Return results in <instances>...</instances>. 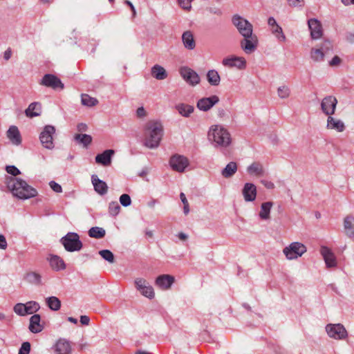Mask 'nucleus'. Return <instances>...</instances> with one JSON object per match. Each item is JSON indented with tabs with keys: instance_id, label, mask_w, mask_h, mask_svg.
I'll return each mask as SVG.
<instances>
[{
	"instance_id": "obj_31",
	"label": "nucleus",
	"mask_w": 354,
	"mask_h": 354,
	"mask_svg": "<svg viewBox=\"0 0 354 354\" xmlns=\"http://www.w3.org/2000/svg\"><path fill=\"white\" fill-rule=\"evenodd\" d=\"M25 113L29 118L39 116L41 113V104L39 102L31 103L25 111Z\"/></svg>"
},
{
	"instance_id": "obj_58",
	"label": "nucleus",
	"mask_w": 354,
	"mask_h": 354,
	"mask_svg": "<svg viewBox=\"0 0 354 354\" xmlns=\"http://www.w3.org/2000/svg\"><path fill=\"white\" fill-rule=\"evenodd\" d=\"M8 243L6 237L0 234V249L6 250L7 248Z\"/></svg>"
},
{
	"instance_id": "obj_24",
	"label": "nucleus",
	"mask_w": 354,
	"mask_h": 354,
	"mask_svg": "<svg viewBox=\"0 0 354 354\" xmlns=\"http://www.w3.org/2000/svg\"><path fill=\"white\" fill-rule=\"evenodd\" d=\"M7 137L14 145H19L21 143V137L16 126H11L9 128L7 131Z\"/></svg>"
},
{
	"instance_id": "obj_48",
	"label": "nucleus",
	"mask_w": 354,
	"mask_h": 354,
	"mask_svg": "<svg viewBox=\"0 0 354 354\" xmlns=\"http://www.w3.org/2000/svg\"><path fill=\"white\" fill-rule=\"evenodd\" d=\"M235 67L239 69H245L246 67V60L244 57H236L235 56Z\"/></svg>"
},
{
	"instance_id": "obj_10",
	"label": "nucleus",
	"mask_w": 354,
	"mask_h": 354,
	"mask_svg": "<svg viewBox=\"0 0 354 354\" xmlns=\"http://www.w3.org/2000/svg\"><path fill=\"white\" fill-rule=\"evenodd\" d=\"M40 84L54 90H63L64 88V85L60 79L53 74L44 75L40 82Z\"/></svg>"
},
{
	"instance_id": "obj_15",
	"label": "nucleus",
	"mask_w": 354,
	"mask_h": 354,
	"mask_svg": "<svg viewBox=\"0 0 354 354\" xmlns=\"http://www.w3.org/2000/svg\"><path fill=\"white\" fill-rule=\"evenodd\" d=\"M309 29L310 30V36L313 39H317L322 37L323 35V29L322 24L316 19H310L308 21Z\"/></svg>"
},
{
	"instance_id": "obj_20",
	"label": "nucleus",
	"mask_w": 354,
	"mask_h": 354,
	"mask_svg": "<svg viewBox=\"0 0 354 354\" xmlns=\"http://www.w3.org/2000/svg\"><path fill=\"white\" fill-rule=\"evenodd\" d=\"M115 153L113 149H106L102 153H99L95 156V162L103 166H109L111 163L112 156Z\"/></svg>"
},
{
	"instance_id": "obj_23",
	"label": "nucleus",
	"mask_w": 354,
	"mask_h": 354,
	"mask_svg": "<svg viewBox=\"0 0 354 354\" xmlns=\"http://www.w3.org/2000/svg\"><path fill=\"white\" fill-rule=\"evenodd\" d=\"M40 322L41 317L38 314H35L30 317L29 330L32 333H38L44 329V326L40 324Z\"/></svg>"
},
{
	"instance_id": "obj_2",
	"label": "nucleus",
	"mask_w": 354,
	"mask_h": 354,
	"mask_svg": "<svg viewBox=\"0 0 354 354\" xmlns=\"http://www.w3.org/2000/svg\"><path fill=\"white\" fill-rule=\"evenodd\" d=\"M163 134L162 124L156 120H149L145 126V145L150 149L159 146Z\"/></svg>"
},
{
	"instance_id": "obj_14",
	"label": "nucleus",
	"mask_w": 354,
	"mask_h": 354,
	"mask_svg": "<svg viewBox=\"0 0 354 354\" xmlns=\"http://www.w3.org/2000/svg\"><path fill=\"white\" fill-rule=\"evenodd\" d=\"M337 104V100L335 97L326 96L321 102V109L326 115H332L335 113Z\"/></svg>"
},
{
	"instance_id": "obj_9",
	"label": "nucleus",
	"mask_w": 354,
	"mask_h": 354,
	"mask_svg": "<svg viewBox=\"0 0 354 354\" xmlns=\"http://www.w3.org/2000/svg\"><path fill=\"white\" fill-rule=\"evenodd\" d=\"M258 38L253 32L248 37H243L241 40L240 45L241 48L247 54H250L254 52L258 46Z\"/></svg>"
},
{
	"instance_id": "obj_21",
	"label": "nucleus",
	"mask_w": 354,
	"mask_h": 354,
	"mask_svg": "<svg viewBox=\"0 0 354 354\" xmlns=\"http://www.w3.org/2000/svg\"><path fill=\"white\" fill-rule=\"evenodd\" d=\"M174 277L169 274H162L156 279V285L162 290L169 289L174 282Z\"/></svg>"
},
{
	"instance_id": "obj_47",
	"label": "nucleus",
	"mask_w": 354,
	"mask_h": 354,
	"mask_svg": "<svg viewBox=\"0 0 354 354\" xmlns=\"http://www.w3.org/2000/svg\"><path fill=\"white\" fill-rule=\"evenodd\" d=\"M278 95L281 98H287L290 95V89L286 86H282L278 88Z\"/></svg>"
},
{
	"instance_id": "obj_60",
	"label": "nucleus",
	"mask_w": 354,
	"mask_h": 354,
	"mask_svg": "<svg viewBox=\"0 0 354 354\" xmlns=\"http://www.w3.org/2000/svg\"><path fill=\"white\" fill-rule=\"evenodd\" d=\"M261 183L267 188L269 189H272L274 188V185L271 181H268L266 180H261Z\"/></svg>"
},
{
	"instance_id": "obj_64",
	"label": "nucleus",
	"mask_w": 354,
	"mask_h": 354,
	"mask_svg": "<svg viewBox=\"0 0 354 354\" xmlns=\"http://www.w3.org/2000/svg\"><path fill=\"white\" fill-rule=\"evenodd\" d=\"M11 55H12V51H11V49L10 48H8L7 49L5 53H4V55H3V57L6 60H8L10 57H11Z\"/></svg>"
},
{
	"instance_id": "obj_32",
	"label": "nucleus",
	"mask_w": 354,
	"mask_h": 354,
	"mask_svg": "<svg viewBox=\"0 0 354 354\" xmlns=\"http://www.w3.org/2000/svg\"><path fill=\"white\" fill-rule=\"evenodd\" d=\"M24 279L32 284L37 286L41 285V276L36 272H26Z\"/></svg>"
},
{
	"instance_id": "obj_17",
	"label": "nucleus",
	"mask_w": 354,
	"mask_h": 354,
	"mask_svg": "<svg viewBox=\"0 0 354 354\" xmlns=\"http://www.w3.org/2000/svg\"><path fill=\"white\" fill-rule=\"evenodd\" d=\"M320 252L328 268H333L337 266L335 256L330 249L326 246H322Z\"/></svg>"
},
{
	"instance_id": "obj_52",
	"label": "nucleus",
	"mask_w": 354,
	"mask_h": 354,
	"mask_svg": "<svg viewBox=\"0 0 354 354\" xmlns=\"http://www.w3.org/2000/svg\"><path fill=\"white\" fill-rule=\"evenodd\" d=\"M6 170L8 174L13 176H17L21 174L20 171L14 165L6 166Z\"/></svg>"
},
{
	"instance_id": "obj_11",
	"label": "nucleus",
	"mask_w": 354,
	"mask_h": 354,
	"mask_svg": "<svg viewBox=\"0 0 354 354\" xmlns=\"http://www.w3.org/2000/svg\"><path fill=\"white\" fill-rule=\"evenodd\" d=\"M180 74L186 82L191 86H196L200 82L201 79L198 73L189 67H181Z\"/></svg>"
},
{
	"instance_id": "obj_46",
	"label": "nucleus",
	"mask_w": 354,
	"mask_h": 354,
	"mask_svg": "<svg viewBox=\"0 0 354 354\" xmlns=\"http://www.w3.org/2000/svg\"><path fill=\"white\" fill-rule=\"evenodd\" d=\"M14 312L20 315V316H25L27 315L26 308V304L22 303H18L15 305L13 308Z\"/></svg>"
},
{
	"instance_id": "obj_5",
	"label": "nucleus",
	"mask_w": 354,
	"mask_h": 354,
	"mask_svg": "<svg viewBox=\"0 0 354 354\" xmlns=\"http://www.w3.org/2000/svg\"><path fill=\"white\" fill-rule=\"evenodd\" d=\"M232 22L243 37H248L253 32L252 25L247 19L237 14L233 15Z\"/></svg>"
},
{
	"instance_id": "obj_43",
	"label": "nucleus",
	"mask_w": 354,
	"mask_h": 354,
	"mask_svg": "<svg viewBox=\"0 0 354 354\" xmlns=\"http://www.w3.org/2000/svg\"><path fill=\"white\" fill-rule=\"evenodd\" d=\"M40 306L39 304L36 301H28L26 304V308L27 312V315H30L36 313L39 310Z\"/></svg>"
},
{
	"instance_id": "obj_27",
	"label": "nucleus",
	"mask_w": 354,
	"mask_h": 354,
	"mask_svg": "<svg viewBox=\"0 0 354 354\" xmlns=\"http://www.w3.org/2000/svg\"><path fill=\"white\" fill-rule=\"evenodd\" d=\"M247 171L250 175H254L257 177L263 176L265 174L262 164L259 162H254L248 167Z\"/></svg>"
},
{
	"instance_id": "obj_40",
	"label": "nucleus",
	"mask_w": 354,
	"mask_h": 354,
	"mask_svg": "<svg viewBox=\"0 0 354 354\" xmlns=\"http://www.w3.org/2000/svg\"><path fill=\"white\" fill-rule=\"evenodd\" d=\"M326 56L324 51L321 48H312L310 52V57L315 62H322Z\"/></svg>"
},
{
	"instance_id": "obj_61",
	"label": "nucleus",
	"mask_w": 354,
	"mask_h": 354,
	"mask_svg": "<svg viewBox=\"0 0 354 354\" xmlns=\"http://www.w3.org/2000/svg\"><path fill=\"white\" fill-rule=\"evenodd\" d=\"M136 115H137L138 118H143V117L146 116L147 112L145 110V109L142 106H141L137 109Z\"/></svg>"
},
{
	"instance_id": "obj_16",
	"label": "nucleus",
	"mask_w": 354,
	"mask_h": 354,
	"mask_svg": "<svg viewBox=\"0 0 354 354\" xmlns=\"http://www.w3.org/2000/svg\"><path fill=\"white\" fill-rule=\"evenodd\" d=\"M218 102L219 97L214 95L209 97H203L200 99L198 101L196 106L198 109L203 111H207Z\"/></svg>"
},
{
	"instance_id": "obj_7",
	"label": "nucleus",
	"mask_w": 354,
	"mask_h": 354,
	"mask_svg": "<svg viewBox=\"0 0 354 354\" xmlns=\"http://www.w3.org/2000/svg\"><path fill=\"white\" fill-rule=\"evenodd\" d=\"M55 133V128L52 125H46L39 136V140L42 146L46 149H51L54 147L53 136Z\"/></svg>"
},
{
	"instance_id": "obj_49",
	"label": "nucleus",
	"mask_w": 354,
	"mask_h": 354,
	"mask_svg": "<svg viewBox=\"0 0 354 354\" xmlns=\"http://www.w3.org/2000/svg\"><path fill=\"white\" fill-rule=\"evenodd\" d=\"M120 203L124 207L129 206L131 203V199L129 194H123L120 197Z\"/></svg>"
},
{
	"instance_id": "obj_42",
	"label": "nucleus",
	"mask_w": 354,
	"mask_h": 354,
	"mask_svg": "<svg viewBox=\"0 0 354 354\" xmlns=\"http://www.w3.org/2000/svg\"><path fill=\"white\" fill-rule=\"evenodd\" d=\"M99 254L102 257V258L110 263H113L115 262L114 254L109 250H102L99 251Z\"/></svg>"
},
{
	"instance_id": "obj_35",
	"label": "nucleus",
	"mask_w": 354,
	"mask_h": 354,
	"mask_svg": "<svg viewBox=\"0 0 354 354\" xmlns=\"http://www.w3.org/2000/svg\"><path fill=\"white\" fill-rule=\"evenodd\" d=\"M176 110L183 117H189L191 113L194 112V108L193 106L187 104H179L176 106Z\"/></svg>"
},
{
	"instance_id": "obj_39",
	"label": "nucleus",
	"mask_w": 354,
	"mask_h": 354,
	"mask_svg": "<svg viewBox=\"0 0 354 354\" xmlns=\"http://www.w3.org/2000/svg\"><path fill=\"white\" fill-rule=\"evenodd\" d=\"M46 304L50 309L57 311L61 308V301L56 297L52 296L46 299Z\"/></svg>"
},
{
	"instance_id": "obj_29",
	"label": "nucleus",
	"mask_w": 354,
	"mask_h": 354,
	"mask_svg": "<svg viewBox=\"0 0 354 354\" xmlns=\"http://www.w3.org/2000/svg\"><path fill=\"white\" fill-rule=\"evenodd\" d=\"M71 347L69 342L64 339H59L55 345L56 354H70Z\"/></svg>"
},
{
	"instance_id": "obj_18",
	"label": "nucleus",
	"mask_w": 354,
	"mask_h": 354,
	"mask_svg": "<svg viewBox=\"0 0 354 354\" xmlns=\"http://www.w3.org/2000/svg\"><path fill=\"white\" fill-rule=\"evenodd\" d=\"M244 200L246 202L254 201L257 197V187L251 183H246L242 189Z\"/></svg>"
},
{
	"instance_id": "obj_38",
	"label": "nucleus",
	"mask_w": 354,
	"mask_h": 354,
	"mask_svg": "<svg viewBox=\"0 0 354 354\" xmlns=\"http://www.w3.org/2000/svg\"><path fill=\"white\" fill-rule=\"evenodd\" d=\"M88 236L91 238L102 239L104 237L106 232L102 227H93L88 230Z\"/></svg>"
},
{
	"instance_id": "obj_54",
	"label": "nucleus",
	"mask_w": 354,
	"mask_h": 354,
	"mask_svg": "<svg viewBox=\"0 0 354 354\" xmlns=\"http://www.w3.org/2000/svg\"><path fill=\"white\" fill-rule=\"evenodd\" d=\"M193 0H178V4L184 10H189L191 8V2Z\"/></svg>"
},
{
	"instance_id": "obj_1",
	"label": "nucleus",
	"mask_w": 354,
	"mask_h": 354,
	"mask_svg": "<svg viewBox=\"0 0 354 354\" xmlns=\"http://www.w3.org/2000/svg\"><path fill=\"white\" fill-rule=\"evenodd\" d=\"M7 187L13 196L20 199H28L37 195V191L21 178L9 177Z\"/></svg>"
},
{
	"instance_id": "obj_13",
	"label": "nucleus",
	"mask_w": 354,
	"mask_h": 354,
	"mask_svg": "<svg viewBox=\"0 0 354 354\" xmlns=\"http://www.w3.org/2000/svg\"><path fill=\"white\" fill-rule=\"evenodd\" d=\"M135 285L138 290L145 297L149 299L154 297V291L151 286L143 278H137L135 280Z\"/></svg>"
},
{
	"instance_id": "obj_33",
	"label": "nucleus",
	"mask_w": 354,
	"mask_h": 354,
	"mask_svg": "<svg viewBox=\"0 0 354 354\" xmlns=\"http://www.w3.org/2000/svg\"><path fill=\"white\" fill-rule=\"evenodd\" d=\"M151 75L158 80H162L167 78V73L162 66L156 64L151 68Z\"/></svg>"
},
{
	"instance_id": "obj_56",
	"label": "nucleus",
	"mask_w": 354,
	"mask_h": 354,
	"mask_svg": "<svg viewBox=\"0 0 354 354\" xmlns=\"http://www.w3.org/2000/svg\"><path fill=\"white\" fill-rule=\"evenodd\" d=\"M288 3L292 7H301L304 5V0H288Z\"/></svg>"
},
{
	"instance_id": "obj_41",
	"label": "nucleus",
	"mask_w": 354,
	"mask_h": 354,
	"mask_svg": "<svg viewBox=\"0 0 354 354\" xmlns=\"http://www.w3.org/2000/svg\"><path fill=\"white\" fill-rule=\"evenodd\" d=\"M81 101L83 105L89 107L94 106L98 104V100L96 98L91 97L88 94H82Z\"/></svg>"
},
{
	"instance_id": "obj_4",
	"label": "nucleus",
	"mask_w": 354,
	"mask_h": 354,
	"mask_svg": "<svg viewBox=\"0 0 354 354\" xmlns=\"http://www.w3.org/2000/svg\"><path fill=\"white\" fill-rule=\"evenodd\" d=\"M61 243L68 252L79 251L82 248L80 236L75 232H68L60 239Z\"/></svg>"
},
{
	"instance_id": "obj_44",
	"label": "nucleus",
	"mask_w": 354,
	"mask_h": 354,
	"mask_svg": "<svg viewBox=\"0 0 354 354\" xmlns=\"http://www.w3.org/2000/svg\"><path fill=\"white\" fill-rule=\"evenodd\" d=\"M120 206L117 201H112L109 205V212L111 215L115 216L119 214Z\"/></svg>"
},
{
	"instance_id": "obj_62",
	"label": "nucleus",
	"mask_w": 354,
	"mask_h": 354,
	"mask_svg": "<svg viewBox=\"0 0 354 354\" xmlns=\"http://www.w3.org/2000/svg\"><path fill=\"white\" fill-rule=\"evenodd\" d=\"M80 322L82 325H88L90 322V318L86 315H82L80 317Z\"/></svg>"
},
{
	"instance_id": "obj_55",
	"label": "nucleus",
	"mask_w": 354,
	"mask_h": 354,
	"mask_svg": "<svg viewBox=\"0 0 354 354\" xmlns=\"http://www.w3.org/2000/svg\"><path fill=\"white\" fill-rule=\"evenodd\" d=\"M49 185L50 188L56 193H61L62 192L61 185L53 180L49 183Z\"/></svg>"
},
{
	"instance_id": "obj_26",
	"label": "nucleus",
	"mask_w": 354,
	"mask_h": 354,
	"mask_svg": "<svg viewBox=\"0 0 354 354\" xmlns=\"http://www.w3.org/2000/svg\"><path fill=\"white\" fill-rule=\"evenodd\" d=\"M182 41L185 48L188 50H193L196 47L194 35L189 30L183 32L182 35Z\"/></svg>"
},
{
	"instance_id": "obj_19",
	"label": "nucleus",
	"mask_w": 354,
	"mask_h": 354,
	"mask_svg": "<svg viewBox=\"0 0 354 354\" xmlns=\"http://www.w3.org/2000/svg\"><path fill=\"white\" fill-rule=\"evenodd\" d=\"M47 260L49 261L50 268L55 271L63 270L66 268L64 259L58 255L49 254Z\"/></svg>"
},
{
	"instance_id": "obj_53",
	"label": "nucleus",
	"mask_w": 354,
	"mask_h": 354,
	"mask_svg": "<svg viewBox=\"0 0 354 354\" xmlns=\"http://www.w3.org/2000/svg\"><path fill=\"white\" fill-rule=\"evenodd\" d=\"M323 51H324L325 55H327L330 51H332L333 46L331 43L329 41H325L321 48Z\"/></svg>"
},
{
	"instance_id": "obj_12",
	"label": "nucleus",
	"mask_w": 354,
	"mask_h": 354,
	"mask_svg": "<svg viewBox=\"0 0 354 354\" xmlns=\"http://www.w3.org/2000/svg\"><path fill=\"white\" fill-rule=\"evenodd\" d=\"M169 164L173 170L183 172L189 165V160L184 156L176 154L171 157Z\"/></svg>"
},
{
	"instance_id": "obj_34",
	"label": "nucleus",
	"mask_w": 354,
	"mask_h": 354,
	"mask_svg": "<svg viewBox=\"0 0 354 354\" xmlns=\"http://www.w3.org/2000/svg\"><path fill=\"white\" fill-rule=\"evenodd\" d=\"M74 140L84 147H87L92 142V137L88 134L77 133L74 136Z\"/></svg>"
},
{
	"instance_id": "obj_30",
	"label": "nucleus",
	"mask_w": 354,
	"mask_h": 354,
	"mask_svg": "<svg viewBox=\"0 0 354 354\" xmlns=\"http://www.w3.org/2000/svg\"><path fill=\"white\" fill-rule=\"evenodd\" d=\"M273 205V203L271 201L263 203L261 205V210L259 212V217L262 220L270 219V209Z\"/></svg>"
},
{
	"instance_id": "obj_59",
	"label": "nucleus",
	"mask_w": 354,
	"mask_h": 354,
	"mask_svg": "<svg viewBox=\"0 0 354 354\" xmlns=\"http://www.w3.org/2000/svg\"><path fill=\"white\" fill-rule=\"evenodd\" d=\"M124 3L130 8V10L132 12V17L135 18L136 16V11L132 3L129 0H124Z\"/></svg>"
},
{
	"instance_id": "obj_25",
	"label": "nucleus",
	"mask_w": 354,
	"mask_h": 354,
	"mask_svg": "<svg viewBox=\"0 0 354 354\" xmlns=\"http://www.w3.org/2000/svg\"><path fill=\"white\" fill-rule=\"evenodd\" d=\"M344 227L346 234L351 239H354V216L348 215L344 220Z\"/></svg>"
},
{
	"instance_id": "obj_8",
	"label": "nucleus",
	"mask_w": 354,
	"mask_h": 354,
	"mask_svg": "<svg viewBox=\"0 0 354 354\" xmlns=\"http://www.w3.org/2000/svg\"><path fill=\"white\" fill-rule=\"evenodd\" d=\"M326 330L330 337L336 339H344L348 335L346 328L341 324H329L326 325Z\"/></svg>"
},
{
	"instance_id": "obj_45",
	"label": "nucleus",
	"mask_w": 354,
	"mask_h": 354,
	"mask_svg": "<svg viewBox=\"0 0 354 354\" xmlns=\"http://www.w3.org/2000/svg\"><path fill=\"white\" fill-rule=\"evenodd\" d=\"M272 31L279 41H284L286 40V36L283 33L282 28L278 24L272 27Z\"/></svg>"
},
{
	"instance_id": "obj_36",
	"label": "nucleus",
	"mask_w": 354,
	"mask_h": 354,
	"mask_svg": "<svg viewBox=\"0 0 354 354\" xmlns=\"http://www.w3.org/2000/svg\"><path fill=\"white\" fill-rule=\"evenodd\" d=\"M237 171V165L235 162H230L226 167L223 169L221 174L222 176L228 178L232 177Z\"/></svg>"
},
{
	"instance_id": "obj_3",
	"label": "nucleus",
	"mask_w": 354,
	"mask_h": 354,
	"mask_svg": "<svg viewBox=\"0 0 354 354\" xmlns=\"http://www.w3.org/2000/svg\"><path fill=\"white\" fill-rule=\"evenodd\" d=\"M207 136L208 139L215 143V146L226 148L232 142L230 133L221 125H212Z\"/></svg>"
},
{
	"instance_id": "obj_50",
	"label": "nucleus",
	"mask_w": 354,
	"mask_h": 354,
	"mask_svg": "<svg viewBox=\"0 0 354 354\" xmlns=\"http://www.w3.org/2000/svg\"><path fill=\"white\" fill-rule=\"evenodd\" d=\"M222 64L225 66H227L230 68L235 67V56L223 59L222 61Z\"/></svg>"
},
{
	"instance_id": "obj_51",
	"label": "nucleus",
	"mask_w": 354,
	"mask_h": 354,
	"mask_svg": "<svg viewBox=\"0 0 354 354\" xmlns=\"http://www.w3.org/2000/svg\"><path fill=\"white\" fill-rule=\"evenodd\" d=\"M30 344L28 342H24L19 349V354H29Z\"/></svg>"
},
{
	"instance_id": "obj_57",
	"label": "nucleus",
	"mask_w": 354,
	"mask_h": 354,
	"mask_svg": "<svg viewBox=\"0 0 354 354\" xmlns=\"http://www.w3.org/2000/svg\"><path fill=\"white\" fill-rule=\"evenodd\" d=\"M342 60L341 59L335 55L329 62V65L330 66H337L341 63Z\"/></svg>"
},
{
	"instance_id": "obj_22",
	"label": "nucleus",
	"mask_w": 354,
	"mask_h": 354,
	"mask_svg": "<svg viewBox=\"0 0 354 354\" xmlns=\"http://www.w3.org/2000/svg\"><path fill=\"white\" fill-rule=\"evenodd\" d=\"M91 181L94 186L95 191L100 195H104L107 193L108 186L106 183L99 179L96 175L91 176Z\"/></svg>"
},
{
	"instance_id": "obj_6",
	"label": "nucleus",
	"mask_w": 354,
	"mask_h": 354,
	"mask_svg": "<svg viewBox=\"0 0 354 354\" xmlns=\"http://www.w3.org/2000/svg\"><path fill=\"white\" fill-rule=\"evenodd\" d=\"M286 258L288 259H295L301 257L306 252V247L299 242H294L286 247L283 250Z\"/></svg>"
},
{
	"instance_id": "obj_63",
	"label": "nucleus",
	"mask_w": 354,
	"mask_h": 354,
	"mask_svg": "<svg viewBox=\"0 0 354 354\" xmlns=\"http://www.w3.org/2000/svg\"><path fill=\"white\" fill-rule=\"evenodd\" d=\"M87 125L84 123H80L77 127V129L80 132L86 131L87 130Z\"/></svg>"
},
{
	"instance_id": "obj_28",
	"label": "nucleus",
	"mask_w": 354,
	"mask_h": 354,
	"mask_svg": "<svg viewBox=\"0 0 354 354\" xmlns=\"http://www.w3.org/2000/svg\"><path fill=\"white\" fill-rule=\"evenodd\" d=\"M327 128L335 129L338 132H342L345 129V125L342 120H336L330 115L327 119Z\"/></svg>"
},
{
	"instance_id": "obj_37",
	"label": "nucleus",
	"mask_w": 354,
	"mask_h": 354,
	"mask_svg": "<svg viewBox=\"0 0 354 354\" xmlns=\"http://www.w3.org/2000/svg\"><path fill=\"white\" fill-rule=\"evenodd\" d=\"M207 80L212 86H218L221 82L218 73L215 70H209L207 73Z\"/></svg>"
}]
</instances>
